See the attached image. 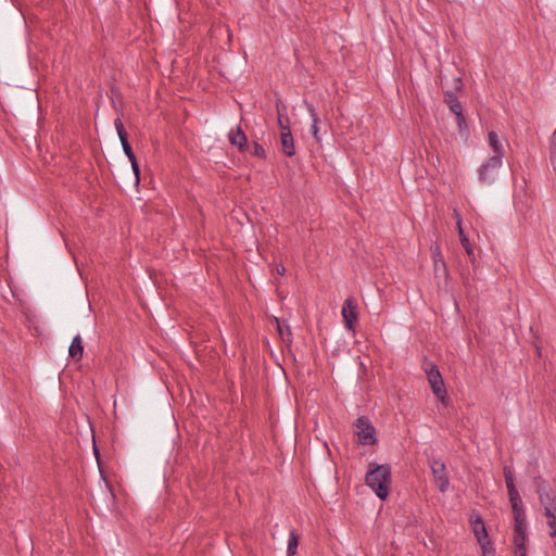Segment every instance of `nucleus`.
<instances>
[{"label": "nucleus", "mask_w": 556, "mask_h": 556, "mask_svg": "<svg viewBox=\"0 0 556 556\" xmlns=\"http://www.w3.org/2000/svg\"><path fill=\"white\" fill-rule=\"evenodd\" d=\"M365 483L380 500L384 501L390 493L391 467L388 464L369 463Z\"/></svg>", "instance_id": "nucleus-1"}, {"label": "nucleus", "mask_w": 556, "mask_h": 556, "mask_svg": "<svg viewBox=\"0 0 556 556\" xmlns=\"http://www.w3.org/2000/svg\"><path fill=\"white\" fill-rule=\"evenodd\" d=\"M504 478L507 486V493L511 505L515 523L521 525L522 522H527L526 509L523 507L521 497L516 489L514 476L510 468H504Z\"/></svg>", "instance_id": "nucleus-2"}, {"label": "nucleus", "mask_w": 556, "mask_h": 556, "mask_svg": "<svg viewBox=\"0 0 556 556\" xmlns=\"http://www.w3.org/2000/svg\"><path fill=\"white\" fill-rule=\"evenodd\" d=\"M424 370L433 394L442 402L447 400V392L441 372L433 363H425Z\"/></svg>", "instance_id": "nucleus-3"}, {"label": "nucleus", "mask_w": 556, "mask_h": 556, "mask_svg": "<svg viewBox=\"0 0 556 556\" xmlns=\"http://www.w3.org/2000/svg\"><path fill=\"white\" fill-rule=\"evenodd\" d=\"M503 159L500 155H492L478 169L479 180L482 184L491 185L497 177L498 169L502 167Z\"/></svg>", "instance_id": "nucleus-4"}, {"label": "nucleus", "mask_w": 556, "mask_h": 556, "mask_svg": "<svg viewBox=\"0 0 556 556\" xmlns=\"http://www.w3.org/2000/svg\"><path fill=\"white\" fill-rule=\"evenodd\" d=\"M356 427V435L358 443L362 445H374L377 442L376 439V430L374 426L371 425L370 420L365 417L361 416L355 421Z\"/></svg>", "instance_id": "nucleus-5"}, {"label": "nucleus", "mask_w": 556, "mask_h": 556, "mask_svg": "<svg viewBox=\"0 0 556 556\" xmlns=\"http://www.w3.org/2000/svg\"><path fill=\"white\" fill-rule=\"evenodd\" d=\"M469 521L478 543L480 544L481 548L486 552L488 546L491 545V541L489 539V534L481 515L479 513H473L470 516Z\"/></svg>", "instance_id": "nucleus-6"}, {"label": "nucleus", "mask_w": 556, "mask_h": 556, "mask_svg": "<svg viewBox=\"0 0 556 556\" xmlns=\"http://www.w3.org/2000/svg\"><path fill=\"white\" fill-rule=\"evenodd\" d=\"M430 469L439 491L441 493H445L450 488V479L446 472L445 464L440 459H433L430 463Z\"/></svg>", "instance_id": "nucleus-7"}, {"label": "nucleus", "mask_w": 556, "mask_h": 556, "mask_svg": "<svg viewBox=\"0 0 556 556\" xmlns=\"http://www.w3.org/2000/svg\"><path fill=\"white\" fill-rule=\"evenodd\" d=\"M536 492L539 501L544 508L556 505V495L554 491L551 489L549 484L541 478H539Z\"/></svg>", "instance_id": "nucleus-8"}, {"label": "nucleus", "mask_w": 556, "mask_h": 556, "mask_svg": "<svg viewBox=\"0 0 556 556\" xmlns=\"http://www.w3.org/2000/svg\"><path fill=\"white\" fill-rule=\"evenodd\" d=\"M342 317L348 330L354 331V324L358 318L357 306L352 299H346L342 306Z\"/></svg>", "instance_id": "nucleus-9"}, {"label": "nucleus", "mask_w": 556, "mask_h": 556, "mask_svg": "<svg viewBox=\"0 0 556 556\" xmlns=\"http://www.w3.org/2000/svg\"><path fill=\"white\" fill-rule=\"evenodd\" d=\"M227 137L229 142L237 147L240 152H245L248 150V137L241 126L238 125L231 128Z\"/></svg>", "instance_id": "nucleus-10"}, {"label": "nucleus", "mask_w": 556, "mask_h": 556, "mask_svg": "<svg viewBox=\"0 0 556 556\" xmlns=\"http://www.w3.org/2000/svg\"><path fill=\"white\" fill-rule=\"evenodd\" d=\"M285 130L280 134L281 149L286 156L292 157L295 154L294 140L290 128H285Z\"/></svg>", "instance_id": "nucleus-11"}, {"label": "nucleus", "mask_w": 556, "mask_h": 556, "mask_svg": "<svg viewBox=\"0 0 556 556\" xmlns=\"http://www.w3.org/2000/svg\"><path fill=\"white\" fill-rule=\"evenodd\" d=\"M526 529L527 522H522L521 525L515 523L514 526V536L513 543L515 546V551L527 549L526 548Z\"/></svg>", "instance_id": "nucleus-12"}, {"label": "nucleus", "mask_w": 556, "mask_h": 556, "mask_svg": "<svg viewBox=\"0 0 556 556\" xmlns=\"http://www.w3.org/2000/svg\"><path fill=\"white\" fill-rule=\"evenodd\" d=\"M304 105L312 118V126H311V132L314 137V139L319 142L320 141V138H319V123H320V118L317 114V111L315 109V106L307 102V101H304Z\"/></svg>", "instance_id": "nucleus-13"}, {"label": "nucleus", "mask_w": 556, "mask_h": 556, "mask_svg": "<svg viewBox=\"0 0 556 556\" xmlns=\"http://www.w3.org/2000/svg\"><path fill=\"white\" fill-rule=\"evenodd\" d=\"M68 355L75 361H80L84 355V345L80 334H76L68 348Z\"/></svg>", "instance_id": "nucleus-14"}, {"label": "nucleus", "mask_w": 556, "mask_h": 556, "mask_svg": "<svg viewBox=\"0 0 556 556\" xmlns=\"http://www.w3.org/2000/svg\"><path fill=\"white\" fill-rule=\"evenodd\" d=\"M444 102L447 104L452 113H459L463 111L462 103L459 102L456 93L453 90L444 91Z\"/></svg>", "instance_id": "nucleus-15"}, {"label": "nucleus", "mask_w": 556, "mask_h": 556, "mask_svg": "<svg viewBox=\"0 0 556 556\" xmlns=\"http://www.w3.org/2000/svg\"><path fill=\"white\" fill-rule=\"evenodd\" d=\"M488 141L494 152L493 155H500V159H503L504 147L495 131H490L488 134Z\"/></svg>", "instance_id": "nucleus-16"}, {"label": "nucleus", "mask_w": 556, "mask_h": 556, "mask_svg": "<svg viewBox=\"0 0 556 556\" xmlns=\"http://www.w3.org/2000/svg\"><path fill=\"white\" fill-rule=\"evenodd\" d=\"M457 231H458L459 241L462 243V247L464 248V250L466 251L468 256H473V248H472L468 237L465 235L462 220H458Z\"/></svg>", "instance_id": "nucleus-17"}, {"label": "nucleus", "mask_w": 556, "mask_h": 556, "mask_svg": "<svg viewBox=\"0 0 556 556\" xmlns=\"http://www.w3.org/2000/svg\"><path fill=\"white\" fill-rule=\"evenodd\" d=\"M434 271L435 274H439L441 271L443 275H446L447 273L445 262L440 251L434 253Z\"/></svg>", "instance_id": "nucleus-18"}, {"label": "nucleus", "mask_w": 556, "mask_h": 556, "mask_svg": "<svg viewBox=\"0 0 556 556\" xmlns=\"http://www.w3.org/2000/svg\"><path fill=\"white\" fill-rule=\"evenodd\" d=\"M296 548H298V536L292 531L290 533V536H289V540H288V547H287L288 555L289 556H293L296 553Z\"/></svg>", "instance_id": "nucleus-19"}, {"label": "nucleus", "mask_w": 556, "mask_h": 556, "mask_svg": "<svg viewBox=\"0 0 556 556\" xmlns=\"http://www.w3.org/2000/svg\"><path fill=\"white\" fill-rule=\"evenodd\" d=\"M121 141V144H122V148H123V151L125 153V155L127 156V159L130 161L132 159L136 157L134 151H132V148L128 141V138L127 137H124L122 139H119Z\"/></svg>", "instance_id": "nucleus-20"}, {"label": "nucleus", "mask_w": 556, "mask_h": 556, "mask_svg": "<svg viewBox=\"0 0 556 556\" xmlns=\"http://www.w3.org/2000/svg\"><path fill=\"white\" fill-rule=\"evenodd\" d=\"M456 115V123H457V126L459 128V131H465L467 130V122H466V117L463 113V111H459V113H455Z\"/></svg>", "instance_id": "nucleus-21"}, {"label": "nucleus", "mask_w": 556, "mask_h": 556, "mask_svg": "<svg viewBox=\"0 0 556 556\" xmlns=\"http://www.w3.org/2000/svg\"><path fill=\"white\" fill-rule=\"evenodd\" d=\"M254 156L256 157H260V159H266V151L265 149L263 148V146H261L260 143L257 142H254L253 143V150L251 152Z\"/></svg>", "instance_id": "nucleus-22"}, {"label": "nucleus", "mask_w": 556, "mask_h": 556, "mask_svg": "<svg viewBox=\"0 0 556 556\" xmlns=\"http://www.w3.org/2000/svg\"><path fill=\"white\" fill-rule=\"evenodd\" d=\"M114 126H115V129H116V132H117V136L119 139L127 137V132L124 128V124L121 118H116L114 121Z\"/></svg>", "instance_id": "nucleus-23"}, {"label": "nucleus", "mask_w": 556, "mask_h": 556, "mask_svg": "<svg viewBox=\"0 0 556 556\" xmlns=\"http://www.w3.org/2000/svg\"><path fill=\"white\" fill-rule=\"evenodd\" d=\"M129 162L131 164L132 172H134V174L136 176V181L138 182L139 179H140V168H139V164H138L137 157L130 160Z\"/></svg>", "instance_id": "nucleus-24"}, {"label": "nucleus", "mask_w": 556, "mask_h": 556, "mask_svg": "<svg viewBox=\"0 0 556 556\" xmlns=\"http://www.w3.org/2000/svg\"><path fill=\"white\" fill-rule=\"evenodd\" d=\"M544 510L546 517L556 519V505L545 507Z\"/></svg>", "instance_id": "nucleus-25"}, {"label": "nucleus", "mask_w": 556, "mask_h": 556, "mask_svg": "<svg viewBox=\"0 0 556 556\" xmlns=\"http://www.w3.org/2000/svg\"><path fill=\"white\" fill-rule=\"evenodd\" d=\"M276 110H277V114L280 115L282 114V111L286 110V106L283 105L282 101L280 99H278L276 101Z\"/></svg>", "instance_id": "nucleus-26"}, {"label": "nucleus", "mask_w": 556, "mask_h": 556, "mask_svg": "<svg viewBox=\"0 0 556 556\" xmlns=\"http://www.w3.org/2000/svg\"><path fill=\"white\" fill-rule=\"evenodd\" d=\"M278 125H279L281 131H286L285 128H289V126L287 124H285V122H283L282 114L278 115Z\"/></svg>", "instance_id": "nucleus-27"}, {"label": "nucleus", "mask_w": 556, "mask_h": 556, "mask_svg": "<svg viewBox=\"0 0 556 556\" xmlns=\"http://www.w3.org/2000/svg\"><path fill=\"white\" fill-rule=\"evenodd\" d=\"M454 89L455 90H462L463 89V81L459 77L454 79Z\"/></svg>", "instance_id": "nucleus-28"}, {"label": "nucleus", "mask_w": 556, "mask_h": 556, "mask_svg": "<svg viewBox=\"0 0 556 556\" xmlns=\"http://www.w3.org/2000/svg\"><path fill=\"white\" fill-rule=\"evenodd\" d=\"M276 271L278 275L283 276L286 273V268L282 264H279L276 266Z\"/></svg>", "instance_id": "nucleus-29"}, {"label": "nucleus", "mask_w": 556, "mask_h": 556, "mask_svg": "<svg viewBox=\"0 0 556 556\" xmlns=\"http://www.w3.org/2000/svg\"><path fill=\"white\" fill-rule=\"evenodd\" d=\"M453 215H454V218L456 220V227L458 228V220H462L460 214H459V212L456 208H454Z\"/></svg>", "instance_id": "nucleus-30"}, {"label": "nucleus", "mask_w": 556, "mask_h": 556, "mask_svg": "<svg viewBox=\"0 0 556 556\" xmlns=\"http://www.w3.org/2000/svg\"><path fill=\"white\" fill-rule=\"evenodd\" d=\"M277 329H278L279 334L283 338L285 337V330H283L282 326L280 325V323L278 320H277Z\"/></svg>", "instance_id": "nucleus-31"}, {"label": "nucleus", "mask_w": 556, "mask_h": 556, "mask_svg": "<svg viewBox=\"0 0 556 556\" xmlns=\"http://www.w3.org/2000/svg\"><path fill=\"white\" fill-rule=\"evenodd\" d=\"M547 525L551 529H556V519L552 518L547 521Z\"/></svg>", "instance_id": "nucleus-32"}, {"label": "nucleus", "mask_w": 556, "mask_h": 556, "mask_svg": "<svg viewBox=\"0 0 556 556\" xmlns=\"http://www.w3.org/2000/svg\"><path fill=\"white\" fill-rule=\"evenodd\" d=\"M515 556H527V549L515 551Z\"/></svg>", "instance_id": "nucleus-33"}, {"label": "nucleus", "mask_w": 556, "mask_h": 556, "mask_svg": "<svg viewBox=\"0 0 556 556\" xmlns=\"http://www.w3.org/2000/svg\"><path fill=\"white\" fill-rule=\"evenodd\" d=\"M549 534H551V536H555V538H556V528H555V529H552V531H551V533H549Z\"/></svg>", "instance_id": "nucleus-34"}, {"label": "nucleus", "mask_w": 556, "mask_h": 556, "mask_svg": "<svg viewBox=\"0 0 556 556\" xmlns=\"http://www.w3.org/2000/svg\"><path fill=\"white\" fill-rule=\"evenodd\" d=\"M286 331H287V334L290 337L291 336V331H290L289 326H286Z\"/></svg>", "instance_id": "nucleus-35"}]
</instances>
